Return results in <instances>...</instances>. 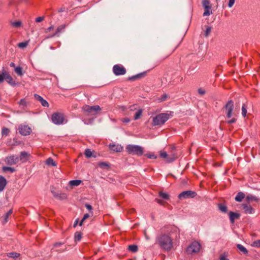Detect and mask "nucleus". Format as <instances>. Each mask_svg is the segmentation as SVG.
Instances as JSON below:
<instances>
[{
    "instance_id": "23",
    "label": "nucleus",
    "mask_w": 260,
    "mask_h": 260,
    "mask_svg": "<svg viewBox=\"0 0 260 260\" xmlns=\"http://www.w3.org/2000/svg\"><path fill=\"white\" fill-rule=\"evenodd\" d=\"M204 8L205 9V11L203 13L204 16H208L212 13V12L211 10V6H206Z\"/></svg>"
},
{
    "instance_id": "9",
    "label": "nucleus",
    "mask_w": 260,
    "mask_h": 260,
    "mask_svg": "<svg viewBox=\"0 0 260 260\" xmlns=\"http://www.w3.org/2000/svg\"><path fill=\"white\" fill-rule=\"evenodd\" d=\"M18 131L21 135L27 136L30 134L31 129L27 125L20 124L18 127Z\"/></svg>"
},
{
    "instance_id": "35",
    "label": "nucleus",
    "mask_w": 260,
    "mask_h": 260,
    "mask_svg": "<svg viewBox=\"0 0 260 260\" xmlns=\"http://www.w3.org/2000/svg\"><path fill=\"white\" fill-rule=\"evenodd\" d=\"M160 157L164 158L167 161L168 158L169 157V154L165 151H161L159 154Z\"/></svg>"
},
{
    "instance_id": "2",
    "label": "nucleus",
    "mask_w": 260,
    "mask_h": 260,
    "mask_svg": "<svg viewBox=\"0 0 260 260\" xmlns=\"http://www.w3.org/2000/svg\"><path fill=\"white\" fill-rule=\"evenodd\" d=\"M171 114L163 113L157 115L152 119V124L153 126H161L170 119Z\"/></svg>"
},
{
    "instance_id": "7",
    "label": "nucleus",
    "mask_w": 260,
    "mask_h": 260,
    "mask_svg": "<svg viewBox=\"0 0 260 260\" xmlns=\"http://www.w3.org/2000/svg\"><path fill=\"white\" fill-rule=\"evenodd\" d=\"M113 72L116 76L123 75L126 73V69L122 65L117 64L113 66Z\"/></svg>"
},
{
    "instance_id": "29",
    "label": "nucleus",
    "mask_w": 260,
    "mask_h": 260,
    "mask_svg": "<svg viewBox=\"0 0 260 260\" xmlns=\"http://www.w3.org/2000/svg\"><path fill=\"white\" fill-rule=\"evenodd\" d=\"M246 200L247 202L251 201L257 202L258 201V199L255 196L249 194L246 197Z\"/></svg>"
},
{
    "instance_id": "19",
    "label": "nucleus",
    "mask_w": 260,
    "mask_h": 260,
    "mask_svg": "<svg viewBox=\"0 0 260 260\" xmlns=\"http://www.w3.org/2000/svg\"><path fill=\"white\" fill-rule=\"evenodd\" d=\"M13 213V209H11L9 210V211H8L5 215L3 217V221L2 223L3 224H5L7 223L9 220V217L11 216L12 214Z\"/></svg>"
},
{
    "instance_id": "37",
    "label": "nucleus",
    "mask_w": 260,
    "mask_h": 260,
    "mask_svg": "<svg viewBox=\"0 0 260 260\" xmlns=\"http://www.w3.org/2000/svg\"><path fill=\"white\" fill-rule=\"evenodd\" d=\"M15 72L18 74L19 76H22L23 75L22 69L20 67H17L15 69Z\"/></svg>"
},
{
    "instance_id": "33",
    "label": "nucleus",
    "mask_w": 260,
    "mask_h": 260,
    "mask_svg": "<svg viewBox=\"0 0 260 260\" xmlns=\"http://www.w3.org/2000/svg\"><path fill=\"white\" fill-rule=\"evenodd\" d=\"M206 30L204 31V35L206 37H208L211 32V27L210 26H205Z\"/></svg>"
},
{
    "instance_id": "34",
    "label": "nucleus",
    "mask_w": 260,
    "mask_h": 260,
    "mask_svg": "<svg viewBox=\"0 0 260 260\" xmlns=\"http://www.w3.org/2000/svg\"><path fill=\"white\" fill-rule=\"evenodd\" d=\"M138 246L135 245H131L128 246V250L133 252H136L138 251Z\"/></svg>"
},
{
    "instance_id": "39",
    "label": "nucleus",
    "mask_w": 260,
    "mask_h": 260,
    "mask_svg": "<svg viewBox=\"0 0 260 260\" xmlns=\"http://www.w3.org/2000/svg\"><path fill=\"white\" fill-rule=\"evenodd\" d=\"M84 154L87 158H90L92 155V151L89 149H87L85 150Z\"/></svg>"
},
{
    "instance_id": "38",
    "label": "nucleus",
    "mask_w": 260,
    "mask_h": 260,
    "mask_svg": "<svg viewBox=\"0 0 260 260\" xmlns=\"http://www.w3.org/2000/svg\"><path fill=\"white\" fill-rule=\"evenodd\" d=\"M7 72L5 70L3 71L2 74H0V83L4 81V79H6Z\"/></svg>"
},
{
    "instance_id": "47",
    "label": "nucleus",
    "mask_w": 260,
    "mask_h": 260,
    "mask_svg": "<svg viewBox=\"0 0 260 260\" xmlns=\"http://www.w3.org/2000/svg\"><path fill=\"white\" fill-rule=\"evenodd\" d=\"M10 132V131L8 128L4 127L2 129V135L5 136H7Z\"/></svg>"
},
{
    "instance_id": "32",
    "label": "nucleus",
    "mask_w": 260,
    "mask_h": 260,
    "mask_svg": "<svg viewBox=\"0 0 260 260\" xmlns=\"http://www.w3.org/2000/svg\"><path fill=\"white\" fill-rule=\"evenodd\" d=\"M142 112H143V110L142 109L138 110L137 111V112L136 113V114H135L134 120H137V119L140 118V117L142 116Z\"/></svg>"
},
{
    "instance_id": "63",
    "label": "nucleus",
    "mask_w": 260,
    "mask_h": 260,
    "mask_svg": "<svg viewBox=\"0 0 260 260\" xmlns=\"http://www.w3.org/2000/svg\"><path fill=\"white\" fill-rule=\"evenodd\" d=\"M220 260H229L224 255H221L219 258Z\"/></svg>"
},
{
    "instance_id": "30",
    "label": "nucleus",
    "mask_w": 260,
    "mask_h": 260,
    "mask_svg": "<svg viewBox=\"0 0 260 260\" xmlns=\"http://www.w3.org/2000/svg\"><path fill=\"white\" fill-rule=\"evenodd\" d=\"M46 164L48 166H56V162L51 157H49L48 159H47V160H46Z\"/></svg>"
},
{
    "instance_id": "48",
    "label": "nucleus",
    "mask_w": 260,
    "mask_h": 260,
    "mask_svg": "<svg viewBox=\"0 0 260 260\" xmlns=\"http://www.w3.org/2000/svg\"><path fill=\"white\" fill-rule=\"evenodd\" d=\"M202 5L203 7L206 6H211L209 0H203Z\"/></svg>"
},
{
    "instance_id": "11",
    "label": "nucleus",
    "mask_w": 260,
    "mask_h": 260,
    "mask_svg": "<svg viewBox=\"0 0 260 260\" xmlns=\"http://www.w3.org/2000/svg\"><path fill=\"white\" fill-rule=\"evenodd\" d=\"M19 161V157L17 155H11L6 158V162L9 165H13L18 163Z\"/></svg>"
},
{
    "instance_id": "46",
    "label": "nucleus",
    "mask_w": 260,
    "mask_h": 260,
    "mask_svg": "<svg viewBox=\"0 0 260 260\" xmlns=\"http://www.w3.org/2000/svg\"><path fill=\"white\" fill-rule=\"evenodd\" d=\"M56 198L60 200H64L67 199V196L66 193H58V197Z\"/></svg>"
},
{
    "instance_id": "18",
    "label": "nucleus",
    "mask_w": 260,
    "mask_h": 260,
    "mask_svg": "<svg viewBox=\"0 0 260 260\" xmlns=\"http://www.w3.org/2000/svg\"><path fill=\"white\" fill-rule=\"evenodd\" d=\"M7 184V181L6 178L2 176H0V192L4 190Z\"/></svg>"
},
{
    "instance_id": "44",
    "label": "nucleus",
    "mask_w": 260,
    "mask_h": 260,
    "mask_svg": "<svg viewBox=\"0 0 260 260\" xmlns=\"http://www.w3.org/2000/svg\"><path fill=\"white\" fill-rule=\"evenodd\" d=\"M28 43L27 42H21L18 44V47L20 48H24L26 47Z\"/></svg>"
},
{
    "instance_id": "62",
    "label": "nucleus",
    "mask_w": 260,
    "mask_h": 260,
    "mask_svg": "<svg viewBox=\"0 0 260 260\" xmlns=\"http://www.w3.org/2000/svg\"><path fill=\"white\" fill-rule=\"evenodd\" d=\"M237 119L235 118H233L231 120L228 121V123L229 124H232L235 123Z\"/></svg>"
},
{
    "instance_id": "6",
    "label": "nucleus",
    "mask_w": 260,
    "mask_h": 260,
    "mask_svg": "<svg viewBox=\"0 0 260 260\" xmlns=\"http://www.w3.org/2000/svg\"><path fill=\"white\" fill-rule=\"evenodd\" d=\"M201 248V245L198 242L194 241L192 242L186 249V251L188 254H192L193 253L198 252Z\"/></svg>"
},
{
    "instance_id": "14",
    "label": "nucleus",
    "mask_w": 260,
    "mask_h": 260,
    "mask_svg": "<svg viewBox=\"0 0 260 260\" xmlns=\"http://www.w3.org/2000/svg\"><path fill=\"white\" fill-rule=\"evenodd\" d=\"M109 148L111 150L117 152H120L123 150V147L119 144H110Z\"/></svg>"
},
{
    "instance_id": "49",
    "label": "nucleus",
    "mask_w": 260,
    "mask_h": 260,
    "mask_svg": "<svg viewBox=\"0 0 260 260\" xmlns=\"http://www.w3.org/2000/svg\"><path fill=\"white\" fill-rule=\"evenodd\" d=\"M252 246L256 247H260V240L254 241L253 242Z\"/></svg>"
},
{
    "instance_id": "61",
    "label": "nucleus",
    "mask_w": 260,
    "mask_h": 260,
    "mask_svg": "<svg viewBox=\"0 0 260 260\" xmlns=\"http://www.w3.org/2000/svg\"><path fill=\"white\" fill-rule=\"evenodd\" d=\"M44 17H38L36 19V22H42L43 20H44Z\"/></svg>"
},
{
    "instance_id": "21",
    "label": "nucleus",
    "mask_w": 260,
    "mask_h": 260,
    "mask_svg": "<svg viewBox=\"0 0 260 260\" xmlns=\"http://www.w3.org/2000/svg\"><path fill=\"white\" fill-rule=\"evenodd\" d=\"M5 80L10 85H16L15 81L13 80V78L7 72Z\"/></svg>"
},
{
    "instance_id": "22",
    "label": "nucleus",
    "mask_w": 260,
    "mask_h": 260,
    "mask_svg": "<svg viewBox=\"0 0 260 260\" xmlns=\"http://www.w3.org/2000/svg\"><path fill=\"white\" fill-rule=\"evenodd\" d=\"M28 154L25 151L21 152L20 153V157H19V160H22L24 162L27 160Z\"/></svg>"
},
{
    "instance_id": "41",
    "label": "nucleus",
    "mask_w": 260,
    "mask_h": 260,
    "mask_svg": "<svg viewBox=\"0 0 260 260\" xmlns=\"http://www.w3.org/2000/svg\"><path fill=\"white\" fill-rule=\"evenodd\" d=\"M12 25L14 27H19L21 25V22L20 21H14L11 23Z\"/></svg>"
},
{
    "instance_id": "10",
    "label": "nucleus",
    "mask_w": 260,
    "mask_h": 260,
    "mask_svg": "<svg viewBox=\"0 0 260 260\" xmlns=\"http://www.w3.org/2000/svg\"><path fill=\"white\" fill-rule=\"evenodd\" d=\"M224 108L226 110L227 117L231 118L233 115L232 112L234 109L233 101L232 100L229 101L225 105Z\"/></svg>"
},
{
    "instance_id": "52",
    "label": "nucleus",
    "mask_w": 260,
    "mask_h": 260,
    "mask_svg": "<svg viewBox=\"0 0 260 260\" xmlns=\"http://www.w3.org/2000/svg\"><path fill=\"white\" fill-rule=\"evenodd\" d=\"M168 96L167 94H164L162 95H161V98L159 99V100L160 102L165 101L167 100Z\"/></svg>"
},
{
    "instance_id": "40",
    "label": "nucleus",
    "mask_w": 260,
    "mask_h": 260,
    "mask_svg": "<svg viewBox=\"0 0 260 260\" xmlns=\"http://www.w3.org/2000/svg\"><path fill=\"white\" fill-rule=\"evenodd\" d=\"M3 170L5 172L9 171L11 173H13L15 171V169L13 168H11L10 167H4L3 168Z\"/></svg>"
},
{
    "instance_id": "50",
    "label": "nucleus",
    "mask_w": 260,
    "mask_h": 260,
    "mask_svg": "<svg viewBox=\"0 0 260 260\" xmlns=\"http://www.w3.org/2000/svg\"><path fill=\"white\" fill-rule=\"evenodd\" d=\"M85 206L88 209V210L89 211V212H90V213L91 214V216H92V215H93V212L92 211V207L90 205L88 204H86L85 205Z\"/></svg>"
},
{
    "instance_id": "17",
    "label": "nucleus",
    "mask_w": 260,
    "mask_h": 260,
    "mask_svg": "<svg viewBox=\"0 0 260 260\" xmlns=\"http://www.w3.org/2000/svg\"><path fill=\"white\" fill-rule=\"evenodd\" d=\"M34 96L37 100L41 103L43 106L47 107H49L48 103L45 100L43 99L42 96L37 94H35Z\"/></svg>"
},
{
    "instance_id": "16",
    "label": "nucleus",
    "mask_w": 260,
    "mask_h": 260,
    "mask_svg": "<svg viewBox=\"0 0 260 260\" xmlns=\"http://www.w3.org/2000/svg\"><path fill=\"white\" fill-rule=\"evenodd\" d=\"M65 27H66V25H64V24L61 25L59 26L57 28L56 31L54 34H52L51 35L47 36L45 38L46 39H49V38H50L54 37H55L56 36H59L58 34L59 32H60L62 30H63L64 29Z\"/></svg>"
},
{
    "instance_id": "59",
    "label": "nucleus",
    "mask_w": 260,
    "mask_h": 260,
    "mask_svg": "<svg viewBox=\"0 0 260 260\" xmlns=\"http://www.w3.org/2000/svg\"><path fill=\"white\" fill-rule=\"evenodd\" d=\"M235 0H230L228 3V6L230 8H231L233 6L235 3Z\"/></svg>"
},
{
    "instance_id": "36",
    "label": "nucleus",
    "mask_w": 260,
    "mask_h": 260,
    "mask_svg": "<svg viewBox=\"0 0 260 260\" xmlns=\"http://www.w3.org/2000/svg\"><path fill=\"white\" fill-rule=\"evenodd\" d=\"M81 238H82V234L81 232H77L75 233V236H74V238H75V240L76 241H80L81 239Z\"/></svg>"
},
{
    "instance_id": "55",
    "label": "nucleus",
    "mask_w": 260,
    "mask_h": 260,
    "mask_svg": "<svg viewBox=\"0 0 260 260\" xmlns=\"http://www.w3.org/2000/svg\"><path fill=\"white\" fill-rule=\"evenodd\" d=\"M67 10V9L64 7V6H62L61 8H58L57 9V11L58 12H64L66 11V10Z\"/></svg>"
},
{
    "instance_id": "42",
    "label": "nucleus",
    "mask_w": 260,
    "mask_h": 260,
    "mask_svg": "<svg viewBox=\"0 0 260 260\" xmlns=\"http://www.w3.org/2000/svg\"><path fill=\"white\" fill-rule=\"evenodd\" d=\"M247 114L246 106L245 104H243L242 107V114L243 117H245Z\"/></svg>"
},
{
    "instance_id": "12",
    "label": "nucleus",
    "mask_w": 260,
    "mask_h": 260,
    "mask_svg": "<svg viewBox=\"0 0 260 260\" xmlns=\"http://www.w3.org/2000/svg\"><path fill=\"white\" fill-rule=\"evenodd\" d=\"M242 206L245 214H252L254 212V209L249 204H243Z\"/></svg>"
},
{
    "instance_id": "1",
    "label": "nucleus",
    "mask_w": 260,
    "mask_h": 260,
    "mask_svg": "<svg viewBox=\"0 0 260 260\" xmlns=\"http://www.w3.org/2000/svg\"><path fill=\"white\" fill-rule=\"evenodd\" d=\"M164 231L168 234H162L156 238V243L163 249L170 251L173 247V239L180 237L179 229L175 226H168L164 228Z\"/></svg>"
},
{
    "instance_id": "13",
    "label": "nucleus",
    "mask_w": 260,
    "mask_h": 260,
    "mask_svg": "<svg viewBox=\"0 0 260 260\" xmlns=\"http://www.w3.org/2000/svg\"><path fill=\"white\" fill-rule=\"evenodd\" d=\"M172 151H171V152L170 153H169V157L168 158V159H167V162H171L172 161H173L174 160H175L177 157V155L176 154V153H175V148H174V147H172Z\"/></svg>"
},
{
    "instance_id": "64",
    "label": "nucleus",
    "mask_w": 260,
    "mask_h": 260,
    "mask_svg": "<svg viewBox=\"0 0 260 260\" xmlns=\"http://www.w3.org/2000/svg\"><path fill=\"white\" fill-rule=\"evenodd\" d=\"M51 192L52 193V194H53L54 197L56 198V197H58V193H56L55 191H54V190H51Z\"/></svg>"
},
{
    "instance_id": "27",
    "label": "nucleus",
    "mask_w": 260,
    "mask_h": 260,
    "mask_svg": "<svg viewBox=\"0 0 260 260\" xmlns=\"http://www.w3.org/2000/svg\"><path fill=\"white\" fill-rule=\"evenodd\" d=\"M158 196L159 197L166 200H169L170 199L169 194L166 192H164L162 191L159 192Z\"/></svg>"
},
{
    "instance_id": "53",
    "label": "nucleus",
    "mask_w": 260,
    "mask_h": 260,
    "mask_svg": "<svg viewBox=\"0 0 260 260\" xmlns=\"http://www.w3.org/2000/svg\"><path fill=\"white\" fill-rule=\"evenodd\" d=\"M155 201L158 204H159L160 205L164 206L165 202L160 199H155Z\"/></svg>"
},
{
    "instance_id": "20",
    "label": "nucleus",
    "mask_w": 260,
    "mask_h": 260,
    "mask_svg": "<svg viewBox=\"0 0 260 260\" xmlns=\"http://www.w3.org/2000/svg\"><path fill=\"white\" fill-rule=\"evenodd\" d=\"M146 72H144L138 74L136 75L133 76L132 77H129L128 80H131V81L135 80L136 79L145 77L146 76Z\"/></svg>"
},
{
    "instance_id": "4",
    "label": "nucleus",
    "mask_w": 260,
    "mask_h": 260,
    "mask_svg": "<svg viewBox=\"0 0 260 260\" xmlns=\"http://www.w3.org/2000/svg\"><path fill=\"white\" fill-rule=\"evenodd\" d=\"M83 110L92 115H95L101 110V108L99 105L90 106L86 105L83 107Z\"/></svg>"
},
{
    "instance_id": "45",
    "label": "nucleus",
    "mask_w": 260,
    "mask_h": 260,
    "mask_svg": "<svg viewBox=\"0 0 260 260\" xmlns=\"http://www.w3.org/2000/svg\"><path fill=\"white\" fill-rule=\"evenodd\" d=\"M18 104L20 106L22 107H26L27 106V103L25 99H21L19 102Z\"/></svg>"
},
{
    "instance_id": "8",
    "label": "nucleus",
    "mask_w": 260,
    "mask_h": 260,
    "mask_svg": "<svg viewBox=\"0 0 260 260\" xmlns=\"http://www.w3.org/2000/svg\"><path fill=\"white\" fill-rule=\"evenodd\" d=\"M197 196V193L195 191L191 190H186L182 192L178 195V198L180 200L193 198Z\"/></svg>"
},
{
    "instance_id": "3",
    "label": "nucleus",
    "mask_w": 260,
    "mask_h": 260,
    "mask_svg": "<svg viewBox=\"0 0 260 260\" xmlns=\"http://www.w3.org/2000/svg\"><path fill=\"white\" fill-rule=\"evenodd\" d=\"M126 150L128 154L138 156H141L144 153L143 148L138 145H128Z\"/></svg>"
},
{
    "instance_id": "60",
    "label": "nucleus",
    "mask_w": 260,
    "mask_h": 260,
    "mask_svg": "<svg viewBox=\"0 0 260 260\" xmlns=\"http://www.w3.org/2000/svg\"><path fill=\"white\" fill-rule=\"evenodd\" d=\"M63 244V243H61V242L55 243L53 244V247L56 248V247H60Z\"/></svg>"
},
{
    "instance_id": "24",
    "label": "nucleus",
    "mask_w": 260,
    "mask_h": 260,
    "mask_svg": "<svg viewBox=\"0 0 260 260\" xmlns=\"http://www.w3.org/2000/svg\"><path fill=\"white\" fill-rule=\"evenodd\" d=\"M20 254L19 253L16 252H11L7 253V256L9 257L16 259L20 256Z\"/></svg>"
},
{
    "instance_id": "51",
    "label": "nucleus",
    "mask_w": 260,
    "mask_h": 260,
    "mask_svg": "<svg viewBox=\"0 0 260 260\" xmlns=\"http://www.w3.org/2000/svg\"><path fill=\"white\" fill-rule=\"evenodd\" d=\"M146 156L150 159H156L157 156L154 153L147 154Z\"/></svg>"
},
{
    "instance_id": "5",
    "label": "nucleus",
    "mask_w": 260,
    "mask_h": 260,
    "mask_svg": "<svg viewBox=\"0 0 260 260\" xmlns=\"http://www.w3.org/2000/svg\"><path fill=\"white\" fill-rule=\"evenodd\" d=\"M51 119L54 124L59 125L63 123L64 117L62 113L56 112L52 114Z\"/></svg>"
},
{
    "instance_id": "26",
    "label": "nucleus",
    "mask_w": 260,
    "mask_h": 260,
    "mask_svg": "<svg viewBox=\"0 0 260 260\" xmlns=\"http://www.w3.org/2000/svg\"><path fill=\"white\" fill-rule=\"evenodd\" d=\"M245 194L242 192L238 193L235 197V200L237 202H241L242 200L245 198Z\"/></svg>"
},
{
    "instance_id": "28",
    "label": "nucleus",
    "mask_w": 260,
    "mask_h": 260,
    "mask_svg": "<svg viewBox=\"0 0 260 260\" xmlns=\"http://www.w3.org/2000/svg\"><path fill=\"white\" fill-rule=\"evenodd\" d=\"M237 247L243 253L245 254H248V250H247V249L241 244H237Z\"/></svg>"
},
{
    "instance_id": "15",
    "label": "nucleus",
    "mask_w": 260,
    "mask_h": 260,
    "mask_svg": "<svg viewBox=\"0 0 260 260\" xmlns=\"http://www.w3.org/2000/svg\"><path fill=\"white\" fill-rule=\"evenodd\" d=\"M229 215L230 221L232 223H234L235 222V220L236 219H239L240 216L239 213H235L232 211L230 212Z\"/></svg>"
},
{
    "instance_id": "58",
    "label": "nucleus",
    "mask_w": 260,
    "mask_h": 260,
    "mask_svg": "<svg viewBox=\"0 0 260 260\" xmlns=\"http://www.w3.org/2000/svg\"><path fill=\"white\" fill-rule=\"evenodd\" d=\"M198 93L200 94V95H204L205 93V90H204L203 89L200 88H199L198 89Z\"/></svg>"
},
{
    "instance_id": "31",
    "label": "nucleus",
    "mask_w": 260,
    "mask_h": 260,
    "mask_svg": "<svg viewBox=\"0 0 260 260\" xmlns=\"http://www.w3.org/2000/svg\"><path fill=\"white\" fill-rule=\"evenodd\" d=\"M81 183V181L80 180H74L70 181L69 184L71 186H77L79 185Z\"/></svg>"
},
{
    "instance_id": "54",
    "label": "nucleus",
    "mask_w": 260,
    "mask_h": 260,
    "mask_svg": "<svg viewBox=\"0 0 260 260\" xmlns=\"http://www.w3.org/2000/svg\"><path fill=\"white\" fill-rule=\"evenodd\" d=\"M99 167L102 168L104 167H109V164L105 162H101L99 164Z\"/></svg>"
},
{
    "instance_id": "25",
    "label": "nucleus",
    "mask_w": 260,
    "mask_h": 260,
    "mask_svg": "<svg viewBox=\"0 0 260 260\" xmlns=\"http://www.w3.org/2000/svg\"><path fill=\"white\" fill-rule=\"evenodd\" d=\"M218 207L219 210L223 213H226L228 212V207L224 204H222V203L218 204Z\"/></svg>"
},
{
    "instance_id": "56",
    "label": "nucleus",
    "mask_w": 260,
    "mask_h": 260,
    "mask_svg": "<svg viewBox=\"0 0 260 260\" xmlns=\"http://www.w3.org/2000/svg\"><path fill=\"white\" fill-rule=\"evenodd\" d=\"M121 121L123 123H128L130 121V119L129 118H123L120 119Z\"/></svg>"
},
{
    "instance_id": "57",
    "label": "nucleus",
    "mask_w": 260,
    "mask_h": 260,
    "mask_svg": "<svg viewBox=\"0 0 260 260\" xmlns=\"http://www.w3.org/2000/svg\"><path fill=\"white\" fill-rule=\"evenodd\" d=\"M53 29H54V26L52 25V26H50V27H49L48 28L45 29L44 32L45 33H47L49 31H51Z\"/></svg>"
},
{
    "instance_id": "43",
    "label": "nucleus",
    "mask_w": 260,
    "mask_h": 260,
    "mask_svg": "<svg viewBox=\"0 0 260 260\" xmlns=\"http://www.w3.org/2000/svg\"><path fill=\"white\" fill-rule=\"evenodd\" d=\"M90 216V215L88 213H86V214H85L83 216V217L82 218V219H81V220L80 221V223H79V225L80 226H81L83 224V222H84V221L85 220H86V219H87L88 218H89Z\"/></svg>"
}]
</instances>
